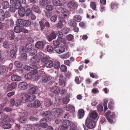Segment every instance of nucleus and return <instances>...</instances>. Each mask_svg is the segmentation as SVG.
Returning <instances> with one entry per match:
<instances>
[{"label": "nucleus", "instance_id": "e433bc0d", "mask_svg": "<svg viewBox=\"0 0 130 130\" xmlns=\"http://www.w3.org/2000/svg\"><path fill=\"white\" fill-rule=\"evenodd\" d=\"M34 75L32 73H29L26 74L25 77L26 79H32V77H34Z\"/></svg>", "mask_w": 130, "mask_h": 130}, {"label": "nucleus", "instance_id": "49530a36", "mask_svg": "<svg viewBox=\"0 0 130 130\" xmlns=\"http://www.w3.org/2000/svg\"><path fill=\"white\" fill-rule=\"evenodd\" d=\"M32 13V11L31 8H29L26 11V14L27 16H29Z\"/></svg>", "mask_w": 130, "mask_h": 130}, {"label": "nucleus", "instance_id": "393cba45", "mask_svg": "<svg viewBox=\"0 0 130 130\" xmlns=\"http://www.w3.org/2000/svg\"><path fill=\"white\" fill-rule=\"evenodd\" d=\"M18 13L20 16L23 17L26 14V10L24 8L22 7L19 9Z\"/></svg>", "mask_w": 130, "mask_h": 130}, {"label": "nucleus", "instance_id": "0e129e2a", "mask_svg": "<svg viewBox=\"0 0 130 130\" xmlns=\"http://www.w3.org/2000/svg\"><path fill=\"white\" fill-rule=\"evenodd\" d=\"M97 109L98 111H102L103 110V107L100 104H99L97 106Z\"/></svg>", "mask_w": 130, "mask_h": 130}, {"label": "nucleus", "instance_id": "69168bd1", "mask_svg": "<svg viewBox=\"0 0 130 130\" xmlns=\"http://www.w3.org/2000/svg\"><path fill=\"white\" fill-rule=\"evenodd\" d=\"M56 35L58 36V37L60 38H61L63 36V34L62 32H61L57 31L55 33Z\"/></svg>", "mask_w": 130, "mask_h": 130}, {"label": "nucleus", "instance_id": "5fc2aeb1", "mask_svg": "<svg viewBox=\"0 0 130 130\" xmlns=\"http://www.w3.org/2000/svg\"><path fill=\"white\" fill-rule=\"evenodd\" d=\"M42 83H45L48 80V78L46 75H44L42 76Z\"/></svg>", "mask_w": 130, "mask_h": 130}, {"label": "nucleus", "instance_id": "bb28decb", "mask_svg": "<svg viewBox=\"0 0 130 130\" xmlns=\"http://www.w3.org/2000/svg\"><path fill=\"white\" fill-rule=\"evenodd\" d=\"M111 8L113 10L117 9L119 7V4L116 2H112L110 5Z\"/></svg>", "mask_w": 130, "mask_h": 130}, {"label": "nucleus", "instance_id": "680f3d73", "mask_svg": "<svg viewBox=\"0 0 130 130\" xmlns=\"http://www.w3.org/2000/svg\"><path fill=\"white\" fill-rule=\"evenodd\" d=\"M41 120H42V122L44 123H46V122H50L51 120V119L50 118H43Z\"/></svg>", "mask_w": 130, "mask_h": 130}, {"label": "nucleus", "instance_id": "6e6552de", "mask_svg": "<svg viewBox=\"0 0 130 130\" xmlns=\"http://www.w3.org/2000/svg\"><path fill=\"white\" fill-rule=\"evenodd\" d=\"M38 57L40 58V60H41V62H43L45 63L50 59V57L48 56L44 55L42 53H41L39 55Z\"/></svg>", "mask_w": 130, "mask_h": 130}, {"label": "nucleus", "instance_id": "dca6fc26", "mask_svg": "<svg viewBox=\"0 0 130 130\" xmlns=\"http://www.w3.org/2000/svg\"><path fill=\"white\" fill-rule=\"evenodd\" d=\"M36 73L35 74H34L35 79L36 80H38L40 78V77L42 75V74H44V72L43 71H41L40 70H37L36 71Z\"/></svg>", "mask_w": 130, "mask_h": 130}, {"label": "nucleus", "instance_id": "f03ea898", "mask_svg": "<svg viewBox=\"0 0 130 130\" xmlns=\"http://www.w3.org/2000/svg\"><path fill=\"white\" fill-rule=\"evenodd\" d=\"M31 62L33 64L32 65L35 66L37 67L36 70L40 68V66H39L38 65L40 62V58L37 57V56H35L33 57H32L30 59Z\"/></svg>", "mask_w": 130, "mask_h": 130}, {"label": "nucleus", "instance_id": "f8f14e48", "mask_svg": "<svg viewBox=\"0 0 130 130\" xmlns=\"http://www.w3.org/2000/svg\"><path fill=\"white\" fill-rule=\"evenodd\" d=\"M20 98L22 102L23 103L27 102L29 100V95L27 94L24 93L21 94Z\"/></svg>", "mask_w": 130, "mask_h": 130}, {"label": "nucleus", "instance_id": "864d4df0", "mask_svg": "<svg viewBox=\"0 0 130 130\" xmlns=\"http://www.w3.org/2000/svg\"><path fill=\"white\" fill-rule=\"evenodd\" d=\"M31 24L30 21L27 20H24L23 25L25 26H30Z\"/></svg>", "mask_w": 130, "mask_h": 130}, {"label": "nucleus", "instance_id": "a18cd8bd", "mask_svg": "<svg viewBox=\"0 0 130 130\" xmlns=\"http://www.w3.org/2000/svg\"><path fill=\"white\" fill-rule=\"evenodd\" d=\"M63 26L62 22V21L60 20L57 24L56 27L57 29H61L62 28Z\"/></svg>", "mask_w": 130, "mask_h": 130}, {"label": "nucleus", "instance_id": "423d86ee", "mask_svg": "<svg viewBox=\"0 0 130 130\" xmlns=\"http://www.w3.org/2000/svg\"><path fill=\"white\" fill-rule=\"evenodd\" d=\"M59 88L57 86H54L50 89V94L51 96H53L58 94L59 91Z\"/></svg>", "mask_w": 130, "mask_h": 130}, {"label": "nucleus", "instance_id": "cd10ccee", "mask_svg": "<svg viewBox=\"0 0 130 130\" xmlns=\"http://www.w3.org/2000/svg\"><path fill=\"white\" fill-rule=\"evenodd\" d=\"M14 32L17 33H19L21 32H23V28L22 27L19 26H16L14 28Z\"/></svg>", "mask_w": 130, "mask_h": 130}, {"label": "nucleus", "instance_id": "603ef678", "mask_svg": "<svg viewBox=\"0 0 130 130\" xmlns=\"http://www.w3.org/2000/svg\"><path fill=\"white\" fill-rule=\"evenodd\" d=\"M90 7L94 10H96V5L95 3L94 2H92L90 4Z\"/></svg>", "mask_w": 130, "mask_h": 130}, {"label": "nucleus", "instance_id": "c756f323", "mask_svg": "<svg viewBox=\"0 0 130 130\" xmlns=\"http://www.w3.org/2000/svg\"><path fill=\"white\" fill-rule=\"evenodd\" d=\"M65 109L67 111H74L75 109L74 107L70 104L67 105L66 107H64Z\"/></svg>", "mask_w": 130, "mask_h": 130}, {"label": "nucleus", "instance_id": "1a4fd4ad", "mask_svg": "<svg viewBox=\"0 0 130 130\" xmlns=\"http://www.w3.org/2000/svg\"><path fill=\"white\" fill-rule=\"evenodd\" d=\"M59 79L60 85L64 87L66 85V78L61 74L59 76Z\"/></svg>", "mask_w": 130, "mask_h": 130}, {"label": "nucleus", "instance_id": "79ce46f5", "mask_svg": "<svg viewBox=\"0 0 130 130\" xmlns=\"http://www.w3.org/2000/svg\"><path fill=\"white\" fill-rule=\"evenodd\" d=\"M40 5L43 6L47 5L49 3L48 0H41L40 1Z\"/></svg>", "mask_w": 130, "mask_h": 130}, {"label": "nucleus", "instance_id": "5701e85b", "mask_svg": "<svg viewBox=\"0 0 130 130\" xmlns=\"http://www.w3.org/2000/svg\"><path fill=\"white\" fill-rule=\"evenodd\" d=\"M10 121L9 118L6 115L3 116L0 119V123H3L5 122H8Z\"/></svg>", "mask_w": 130, "mask_h": 130}, {"label": "nucleus", "instance_id": "c03bdc74", "mask_svg": "<svg viewBox=\"0 0 130 130\" xmlns=\"http://www.w3.org/2000/svg\"><path fill=\"white\" fill-rule=\"evenodd\" d=\"M11 124L10 123H6L3 124L2 125V127L4 129H8L11 128Z\"/></svg>", "mask_w": 130, "mask_h": 130}, {"label": "nucleus", "instance_id": "e2e57ef3", "mask_svg": "<svg viewBox=\"0 0 130 130\" xmlns=\"http://www.w3.org/2000/svg\"><path fill=\"white\" fill-rule=\"evenodd\" d=\"M14 65L18 68H21L22 66V64L21 62L19 61H15L14 62Z\"/></svg>", "mask_w": 130, "mask_h": 130}, {"label": "nucleus", "instance_id": "3c124183", "mask_svg": "<svg viewBox=\"0 0 130 130\" xmlns=\"http://www.w3.org/2000/svg\"><path fill=\"white\" fill-rule=\"evenodd\" d=\"M22 102L21 100L18 99L16 100L14 102V105L16 107L20 106Z\"/></svg>", "mask_w": 130, "mask_h": 130}, {"label": "nucleus", "instance_id": "ddd939ff", "mask_svg": "<svg viewBox=\"0 0 130 130\" xmlns=\"http://www.w3.org/2000/svg\"><path fill=\"white\" fill-rule=\"evenodd\" d=\"M10 2L11 4L13 5L17 9L20 8L21 6V4L19 0H10Z\"/></svg>", "mask_w": 130, "mask_h": 130}, {"label": "nucleus", "instance_id": "4c0bfd02", "mask_svg": "<svg viewBox=\"0 0 130 130\" xmlns=\"http://www.w3.org/2000/svg\"><path fill=\"white\" fill-rule=\"evenodd\" d=\"M98 116V113L95 111L92 112L90 116V117L93 119H95Z\"/></svg>", "mask_w": 130, "mask_h": 130}, {"label": "nucleus", "instance_id": "774afa93", "mask_svg": "<svg viewBox=\"0 0 130 130\" xmlns=\"http://www.w3.org/2000/svg\"><path fill=\"white\" fill-rule=\"evenodd\" d=\"M77 24L75 21H70V25L71 27H75L76 26Z\"/></svg>", "mask_w": 130, "mask_h": 130}, {"label": "nucleus", "instance_id": "13d9d810", "mask_svg": "<svg viewBox=\"0 0 130 130\" xmlns=\"http://www.w3.org/2000/svg\"><path fill=\"white\" fill-rule=\"evenodd\" d=\"M42 121V120H41L40 121V123L41 127L45 128L48 125L46 123H43Z\"/></svg>", "mask_w": 130, "mask_h": 130}, {"label": "nucleus", "instance_id": "0eeeda50", "mask_svg": "<svg viewBox=\"0 0 130 130\" xmlns=\"http://www.w3.org/2000/svg\"><path fill=\"white\" fill-rule=\"evenodd\" d=\"M32 47V45L31 44L29 43L27 44L26 45L25 48L21 46L19 49L20 52L21 53L25 52L27 53L28 50L31 48Z\"/></svg>", "mask_w": 130, "mask_h": 130}, {"label": "nucleus", "instance_id": "412c9836", "mask_svg": "<svg viewBox=\"0 0 130 130\" xmlns=\"http://www.w3.org/2000/svg\"><path fill=\"white\" fill-rule=\"evenodd\" d=\"M56 35L55 31H53L51 33L50 35L47 37V39L49 41H51L53 40L56 38Z\"/></svg>", "mask_w": 130, "mask_h": 130}, {"label": "nucleus", "instance_id": "7c9ffc66", "mask_svg": "<svg viewBox=\"0 0 130 130\" xmlns=\"http://www.w3.org/2000/svg\"><path fill=\"white\" fill-rule=\"evenodd\" d=\"M5 18V15L4 12L1 9H0V21H3Z\"/></svg>", "mask_w": 130, "mask_h": 130}, {"label": "nucleus", "instance_id": "2eb2a0df", "mask_svg": "<svg viewBox=\"0 0 130 130\" xmlns=\"http://www.w3.org/2000/svg\"><path fill=\"white\" fill-rule=\"evenodd\" d=\"M54 50L57 53L60 54L65 52V48L63 46H60L55 47Z\"/></svg>", "mask_w": 130, "mask_h": 130}, {"label": "nucleus", "instance_id": "de8ad7c7", "mask_svg": "<svg viewBox=\"0 0 130 130\" xmlns=\"http://www.w3.org/2000/svg\"><path fill=\"white\" fill-rule=\"evenodd\" d=\"M52 104V101L49 99H47L46 100L45 103V106L46 107H48L51 106Z\"/></svg>", "mask_w": 130, "mask_h": 130}, {"label": "nucleus", "instance_id": "338daca9", "mask_svg": "<svg viewBox=\"0 0 130 130\" xmlns=\"http://www.w3.org/2000/svg\"><path fill=\"white\" fill-rule=\"evenodd\" d=\"M20 121L22 123H25L27 121L26 118L24 117H21L20 119Z\"/></svg>", "mask_w": 130, "mask_h": 130}, {"label": "nucleus", "instance_id": "6e6d98bb", "mask_svg": "<svg viewBox=\"0 0 130 130\" xmlns=\"http://www.w3.org/2000/svg\"><path fill=\"white\" fill-rule=\"evenodd\" d=\"M70 56L69 53H67L63 55H62L61 56V58L62 59H65L69 58Z\"/></svg>", "mask_w": 130, "mask_h": 130}, {"label": "nucleus", "instance_id": "f704fd0d", "mask_svg": "<svg viewBox=\"0 0 130 130\" xmlns=\"http://www.w3.org/2000/svg\"><path fill=\"white\" fill-rule=\"evenodd\" d=\"M32 9L34 11L37 13H40L41 11L39 9V7L35 5H34L33 6Z\"/></svg>", "mask_w": 130, "mask_h": 130}, {"label": "nucleus", "instance_id": "4468645a", "mask_svg": "<svg viewBox=\"0 0 130 130\" xmlns=\"http://www.w3.org/2000/svg\"><path fill=\"white\" fill-rule=\"evenodd\" d=\"M7 53L3 51H0V62L3 63L7 58Z\"/></svg>", "mask_w": 130, "mask_h": 130}, {"label": "nucleus", "instance_id": "39448f33", "mask_svg": "<svg viewBox=\"0 0 130 130\" xmlns=\"http://www.w3.org/2000/svg\"><path fill=\"white\" fill-rule=\"evenodd\" d=\"M44 20H42L39 22L40 30L41 31H43L45 29V26L48 28H49L50 26V24L47 21H46L44 22Z\"/></svg>", "mask_w": 130, "mask_h": 130}, {"label": "nucleus", "instance_id": "9b49d317", "mask_svg": "<svg viewBox=\"0 0 130 130\" xmlns=\"http://www.w3.org/2000/svg\"><path fill=\"white\" fill-rule=\"evenodd\" d=\"M27 86L26 83L24 82H22L19 83L18 87L20 90H25L27 89Z\"/></svg>", "mask_w": 130, "mask_h": 130}, {"label": "nucleus", "instance_id": "72a5a7b5", "mask_svg": "<svg viewBox=\"0 0 130 130\" xmlns=\"http://www.w3.org/2000/svg\"><path fill=\"white\" fill-rule=\"evenodd\" d=\"M9 3L6 1H4L2 3V6L3 9H6L9 6Z\"/></svg>", "mask_w": 130, "mask_h": 130}, {"label": "nucleus", "instance_id": "20e7f679", "mask_svg": "<svg viewBox=\"0 0 130 130\" xmlns=\"http://www.w3.org/2000/svg\"><path fill=\"white\" fill-rule=\"evenodd\" d=\"M62 110L59 108H54L51 112V115L55 117H57L62 113Z\"/></svg>", "mask_w": 130, "mask_h": 130}, {"label": "nucleus", "instance_id": "09e8293b", "mask_svg": "<svg viewBox=\"0 0 130 130\" xmlns=\"http://www.w3.org/2000/svg\"><path fill=\"white\" fill-rule=\"evenodd\" d=\"M6 69L4 66H0V74L3 75L5 72Z\"/></svg>", "mask_w": 130, "mask_h": 130}, {"label": "nucleus", "instance_id": "4d7b16f0", "mask_svg": "<svg viewBox=\"0 0 130 130\" xmlns=\"http://www.w3.org/2000/svg\"><path fill=\"white\" fill-rule=\"evenodd\" d=\"M17 9L12 4V5H10V6L9 10L11 12H14Z\"/></svg>", "mask_w": 130, "mask_h": 130}, {"label": "nucleus", "instance_id": "a211bd4d", "mask_svg": "<svg viewBox=\"0 0 130 130\" xmlns=\"http://www.w3.org/2000/svg\"><path fill=\"white\" fill-rule=\"evenodd\" d=\"M45 45V43L42 41L38 42L36 44L37 48L40 49H42Z\"/></svg>", "mask_w": 130, "mask_h": 130}, {"label": "nucleus", "instance_id": "4be33fe9", "mask_svg": "<svg viewBox=\"0 0 130 130\" xmlns=\"http://www.w3.org/2000/svg\"><path fill=\"white\" fill-rule=\"evenodd\" d=\"M11 79L13 81L18 82L21 80V77L19 76L14 74L11 76Z\"/></svg>", "mask_w": 130, "mask_h": 130}, {"label": "nucleus", "instance_id": "473e14b6", "mask_svg": "<svg viewBox=\"0 0 130 130\" xmlns=\"http://www.w3.org/2000/svg\"><path fill=\"white\" fill-rule=\"evenodd\" d=\"M34 108H37L39 107L41 105V103L40 101L38 100H36L33 102Z\"/></svg>", "mask_w": 130, "mask_h": 130}, {"label": "nucleus", "instance_id": "aec40b11", "mask_svg": "<svg viewBox=\"0 0 130 130\" xmlns=\"http://www.w3.org/2000/svg\"><path fill=\"white\" fill-rule=\"evenodd\" d=\"M17 86L16 84L15 83H13L8 85L7 88V91H12Z\"/></svg>", "mask_w": 130, "mask_h": 130}, {"label": "nucleus", "instance_id": "c9c22d12", "mask_svg": "<svg viewBox=\"0 0 130 130\" xmlns=\"http://www.w3.org/2000/svg\"><path fill=\"white\" fill-rule=\"evenodd\" d=\"M21 55L19 57V59L21 60L24 61L27 58V54L23 52Z\"/></svg>", "mask_w": 130, "mask_h": 130}, {"label": "nucleus", "instance_id": "b1692460", "mask_svg": "<svg viewBox=\"0 0 130 130\" xmlns=\"http://www.w3.org/2000/svg\"><path fill=\"white\" fill-rule=\"evenodd\" d=\"M15 50H11L10 52V56L12 58H14L16 56V52L17 50V47H15Z\"/></svg>", "mask_w": 130, "mask_h": 130}, {"label": "nucleus", "instance_id": "052dcab7", "mask_svg": "<svg viewBox=\"0 0 130 130\" xmlns=\"http://www.w3.org/2000/svg\"><path fill=\"white\" fill-rule=\"evenodd\" d=\"M60 68L62 72H66L67 70V67L65 65H61Z\"/></svg>", "mask_w": 130, "mask_h": 130}, {"label": "nucleus", "instance_id": "f3484780", "mask_svg": "<svg viewBox=\"0 0 130 130\" xmlns=\"http://www.w3.org/2000/svg\"><path fill=\"white\" fill-rule=\"evenodd\" d=\"M37 67L35 66H34L32 64H30L29 66H28L26 65H25L24 66L23 68L25 70H27L29 71L31 69H33V70H31V71H33L34 70H36Z\"/></svg>", "mask_w": 130, "mask_h": 130}, {"label": "nucleus", "instance_id": "a878e982", "mask_svg": "<svg viewBox=\"0 0 130 130\" xmlns=\"http://www.w3.org/2000/svg\"><path fill=\"white\" fill-rule=\"evenodd\" d=\"M84 111L82 109H79L78 111V117L79 119L82 118L84 115Z\"/></svg>", "mask_w": 130, "mask_h": 130}, {"label": "nucleus", "instance_id": "f257e3e1", "mask_svg": "<svg viewBox=\"0 0 130 130\" xmlns=\"http://www.w3.org/2000/svg\"><path fill=\"white\" fill-rule=\"evenodd\" d=\"M85 124L88 128L92 129L95 127L96 122L90 118H87L86 120Z\"/></svg>", "mask_w": 130, "mask_h": 130}, {"label": "nucleus", "instance_id": "6ab92c4d", "mask_svg": "<svg viewBox=\"0 0 130 130\" xmlns=\"http://www.w3.org/2000/svg\"><path fill=\"white\" fill-rule=\"evenodd\" d=\"M53 61L51 60H48L47 62L45 64L44 66V65L40 66V68L43 67H46L47 68H51L53 67Z\"/></svg>", "mask_w": 130, "mask_h": 130}, {"label": "nucleus", "instance_id": "7ed1b4c3", "mask_svg": "<svg viewBox=\"0 0 130 130\" xmlns=\"http://www.w3.org/2000/svg\"><path fill=\"white\" fill-rule=\"evenodd\" d=\"M78 6L77 3L73 0L69 1L67 4L68 8L73 10L76 9Z\"/></svg>", "mask_w": 130, "mask_h": 130}, {"label": "nucleus", "instance_id": "c85d7f7f", "mask_svg": "<svg viewBox=\"0 0 130 130\" xmlns=\"http://www.w3.org/2000/svg\"><path fill=\"white\" fill-rule=\"evenodd\" d=\"M38 88L36 86L32 87L29 90V92L32 94H36L38 92Z\"/></svg>", "mask_w": 130, "mask_h": 130}, {"label": "nucleus", "instance_id": "37998d69", "mask_svg": "<svg viewBox=\"0 0 130 130\" xmlns=\"http://www.w3.org/2000/svg\"><path fill=\"white\" fill-rule=\"evenodd\" d=\"M46 48L47 52L50 53H53L54 50V48L52 46L50 45H48Z\"/></svg>", "mask_w": 130, "mask_h": 130}, {"label": "nucleus", "instance_id": "bf43d9fd", "mask_svg": "<svg viewBox=\"0 0 130 130\" xmlns=\"http://www.w3.org/2000/svg\"><path fill=\"white\" fill-rule=\"evenodd\" d=\"M54 68L56 69H59L60 67V64L59 62H55L54 63Z\"/></svg>", "mask_w": 130, "mask_h": 130}, {"label": "nucleus", "instance_id": "9d476101", "mask_svg": "<svg viewBox=\"0 0 130 130\" xmlns=\"http://www.w3.org/2000/svg\"><path fill=\"white\" fill-rule=\"evenodd\" d=\"M70 121L68 120H64L63 121L62 125L61 126V129L63 130L67 129L68 127L70 125Z\"/></svg>", "mask_w": 130, "mask_h": 130}, {"label": "nucleus", "instance_id": "a19ab883", "mask_svg": "<svg viewBox=\"0 0 130 130\" xmlns=\"http://www.w3.org/2000/svg\"><path fill=\"white\" fill-rule=\"evenodd\" d=\"M51 114V112L49 111H46L44 112L42 114V116L43 117H45L44 118H49V117Z\"/></svg>", "mask_w": 130, "mask_h": 130}, {"label": "nucleus", "instance_id": "58836bf2", "mask_svg": "<svg viewBox=\"0 0 130 130\" xmlns=\"http://www.w3.org/2000/svg\"><path fill=\"white\" fill-rule=\"evenodd\" d=\"M74 19L76 22H80L82 20V18L80 15H75L74 17Z\"/></svg>", "mask_w": 130, "mask_h": 130}, {"label": "nucleus", "instance_id": "ea45409f", "mask_svg": "<svg viewBox=\"0 0 130 130\" xmlns=\"http://www.w3.org/2000/svg\"><path fill=\"white\" fill-rule=\"evenodd\" d=\"M37 52L36 50L33 48L29 50L28 52L29 55L31 56L35 55L37 54Z\"/></svg>", "mask_w": 130, "mask_h": 130}, {"label": "nucleus", "instance_id": "8fccbe9b", "mask_svg": "<svg viewBox=\"0 0 130 130\" xmlns=\"http://www.w3.org/2000/svg\"><path fill=\"white\" fill-rule=\"evenodd\" d=\"M9 33V36L10 37V40H12L15 37L13 31H10Z\"/></svg>", "mask_w": 130, "mask_h": 130}, {"label": "nucleus", "instance_id": "2f4dec72", "mask_svg": "<svg viewBox=\"0 0 130 130\" xmlns=\"http://www.w3.org/2000/svg\"><path fill=\"white\" fill-rule=\"evenodd\" d=\"M52 3L54 6H60L62 5V3L60 0H53Z\"/></svg>", "mask_w": 130, "mask_h": 130}]
</instances>
